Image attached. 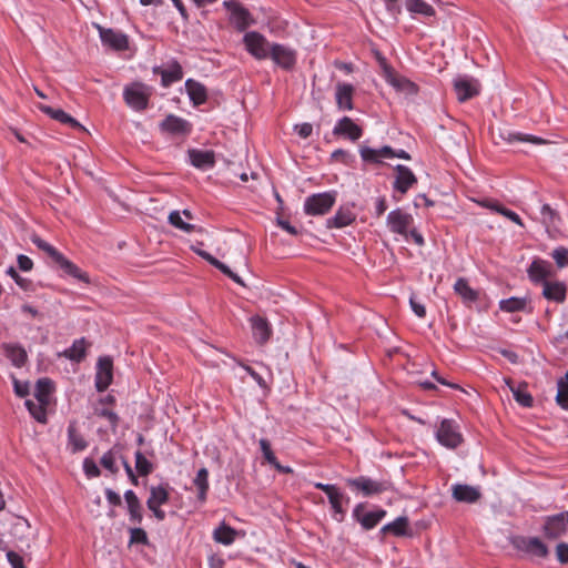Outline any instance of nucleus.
Returning a JSON list of instances; mask_svg holds the SVG:
<instances>
[{"mask_svg":"<svg viewBox=\"0 0 568 568\" xmlns=\"http://www.w3.org/2000/svg\"><path fill=\"white\" fill-rule=\"evenodd\" d=\"M7 274L16 282V284L20 288H22L24 291L30 290V287L32 285V282L29 278L20 276L19 273L16 271V268L13 266H10L7 270Z\"/></svg>","mask_w":568,"mask_h":568,"instance_id":"nucleus-59","label":"nucleus"},{"mask_svg":"<svg viewBox=\"0 0 568 568\" xmlns=\"http://www.w3.org/2000/svg\"><path fill=\"white\" fill-rule=\"evenodd\" d=\"M1 347L6 357L14 367L21 368L26 365L28 354L22 345L16 343H3Z\"/></svg>","mask_w":568,"mask_h":568,"instance_id":"nucleus-25","label":"nucleus"},{"mask_svg":"<svg viewBox=\"0 0 568 568\" xmlns=\"http://www.w3.org/2000/svg\"><path fill=\"white\" fill-rule=\"evenodd\" d=\"M130 545L141 544L148 545L149 538L144 529L140 527L130 528Z\"/></svg>","mask_w":568,"mask_h":568,"instance_id":"nucleus-57","label":"nucleus"},{"mask_svg":"<svg viewBox=\"0 0 568 568\" xmlns=\"http://www.w3.org/2000/svg\"><path fill=\"white\" fill-rule=\"evenodd\" d=\"M124 499L128 506L130 521L141 524L143 519L142 505L136 494L132 489H128L124 493Z\"/></svg>","mask_w":568,"mask_h":568,"instance_id":"nucleus-30","label":"nucleus"},{"mask_svg":"<svg viewBox=\"0 0 568 568\" xmlns=\"http://www.w3.org/2000/svg\"><path fill=\"white\" fill-rule=\"evenodd\" d=\"M497 136L501 141L507 142L509 144L517 143V142H519V143L530 142L534 144L546 143V141L539 136H535V135L526 134V133H521V132H516L509 128H498Z\"/></svg>","mask_w":568,"mask_h":568,"instance_id":"nucleus-20","label":"nucleus"},{"mask_svg":"<svg viewBox=\"0 0 568 568\" xmlns=\"http://www.w3.org/2000/svg\"><path fill=\"white\" fill-rule=\"evenodd\" d=\"M513 546L538 558H546L549 554L547 545L538 537L517 536L513 539Z\"/></svg>","mask_w":568,"mask_h":568,"instance_id":"nucleus-8","label":"nucleus"},{"mask_svg":"<svg viewBox=\"0 0 568 568\" xmlns=\"http://www.w3.org/2000/svg\"><path fill=\"white\" fill-rule=\"evenodd\" d=\"M94 413L97 416L105 418L110 423L113 430L116 429V427L119 425V420H120L116 413H114L113 410L105 408V407H103V408L97 407Z\"/></svg>","mask_w":568,"mask_h":568,"instance_id":"nucleus-52","label":"nucleus"},{"mask_svg":"<svg viewBox=\"0 0 568 568\" xmlns=\"http://www.w3.org/2000/svg\"><path fill=\"white\" fill-rule=\"evenodd\" d=\"M252 335L257 344H265L272 335V328L266 318L254 315L250 318Z\"/></svg>","mask_w":568,"mask_h":568,"instance_id":"nucleus-21","label":"nucleus"},{"mask_svg":"<svg viewBox=\"0 0 568 568\" xmlns=\"http://www.w3.org/2000/svg\"><path fill=\"white\" fill-rule=\"evenodd\" d=\"M454 292L463 300L465 304L475 303L479 298V293L469 286L465 277H458L454 284Z\"/></svg>","mask_w":568,"mask_h":568,"instance_id":"nucleus-34","label":"nucleus"},{"mask_svg":"<svg viewBox=\"0 0 568 568\" xmlns=\"http://www.w3.org/2000/svg\"><path fill=\"white\" fill-rule=\"evenodd\" d=\"M453 498L458 503L475 504L480 497L481 493L478 487L467 484H455L452 486Z\"/></svg>","mask_w":568,"mask_h":568,"instance_id":"nucleus-19","label":"nucleus"},{"mask_svg":"<svg viewBox=\"0 0 568 568\" xmlns=\"http://www.w3.org/2000/svg\"><path fill=\"white\" fill-rule=\"evenodd\" d=\"M100 464L103 468H105L112 474H116L119 471V468L115 465V455L112 449L103 454V456L100 459Z\"/></svg>","mask_w":568,"mask_h":568,"instance_id":"nucleus-54","label":"nucleus"},{"mask_svg":"<svg viewBox=\"0 0 568 568\" xmlns=\"http://www.w3.org/2000/svg\"><path fill=\"white\" fill-rule=\"evenodd\" d=\"M94 27L99 32L102 45L113 51H124L129 49V37L124 32L112 28H104L97 23Z\"/></svg>","mask_w":568,"mask_h":568,"instance_id":"nucleus-6","label":"nucleus"},{"mask_svg":"<svg viewBox=\"0 0 568 568\" xmlns=\"http://www.w3.org/2000/svg\"><path fill=\"white\" fill-rule=\"evenodd\" d=\"M551 257L554 258L558 268H564L568 266V248L565 246H558L551 252Z\"/></svg>","mask_w":568,"mask_h":568,"instance_id":"nucleus-53","label":"nucleus"},{"mask_svg":"<svg viewBox=\"0 0 568 568\" xmlns=\"http://www.w3.org/2000/svg\"><path fill=\"white\" fill-rule=\"evenodd\" d=\"M353 95L354 87L351 83L338 82L335 91V101L338 110L352 111L354 109Z\"/></svg>","mask_w":568,"mask_h":568,"instance_id":"nucleus-22","label":"nucleus"},{"mask_svg":"<svg viewBox=\"0 0 568 568\" xmlns=\"http://www.w3.org/2000/svg\"><path fill=\"white\" fill-rule=\"evenodd\" d=\"M381 534H392L396 537H412L413 531L409 528V519L407 516H399L394 521L384 525Z\"/></svg>","mask_w":568,"mask_h":568,"instance_id":"nucleus-26","label":"nucleus"},{"mask_svg":"<svg viewBox=\"0 0 568 568\" xmlns=\"http://www.w3.org/2000/svg\"><path fill=\"white\" fill-rule=\"evenodd\" d=\"M454 90L459 102L468 101L480 93V83L468 75H459L454 80Z\"/></svg>","mask_w":568,"mask_h":568,"instance_id":"nucleus-10","label":"nucleus"},{"mask_svg":"<svg viewBox=\"0 0 568 568\" xmlns=\"http://www.w3.org/2000/svg\"><path fill=\"white\" fill-rule=\"evenodd\" d=\"M384 73H385V80L387 81V83H389L397 91H402L407 94H416L417 93L418 87L409 79H407L403 75L396 74L390 67L385 65Z\"/></svg>","mask_w":568,"mask_h":568,"instance_id":"nucleus-17","label":"nucleus"},{"mask_svg":"<svg viewBox=\"0 0 568 568\" xmlns=\"http://www.w3.org/2000/svg\"><path fill=\"white\" fill-rule=\"evenodd\" d=\"M356 220V214L351 206H341L334 216L326 220L327 229H342L351 225Z\"/></svg>","mask_w":568,"mask_h":568,"instance_id":"nucleus-24","label":"nucleus"},{"mask_svg":"<svg viewBox=\"0 0 568 568\" xmlns=\"http://www.w3.org/2000/svg\"><path fill=\"white\" fill-rule=\"evenodd\" d=\"M113 381V362L109 356L99 357L95 373V388L104 392Z\"/></svg>","mask_w":568,"mask_h":568,"instance_id":"nucleus-13","label":"nucleus"},{"mask_svg":"<svg viewBox=\"0 0 568 568\" xmlns=\"http://www.w3.org/2000/svg\"><path fill=\"white\" fill-rule=\"evenodd\" d=\"M59 267L69 276H72L81 282L89 283V276L85 272H82L74 263L68 260L64 255L57 263Z\"/></svg>","mask_w":568,"mask_h":568,"instance_id":"nucleus-39","label":"nucleus"},{"mask_svg":"<svg viewBox=\"0 0 568 568\" xmlns=\"http://www.w3.org/2000/svg\"><path fill=\"white\" fill-rule=\"evenodd\" d=\"M13 389L18 397H26L29 395L30 388L28 382H21L12 375Z\"/></svg>","mask_w":568,"mask_h":568,"instance_id":"nucleus-61","label":"nucleus"},{"mask_svg":"<svg viewBox=\"0 0 568 568\" xmlns=\"http://www.w3.org/2000/svg\"><path fill=\"white\" fill-rule=\"evenodd\" d=\"M542 296L547 301L561 304L567 297V286L560 281H547L542 284Z\"/></svg>","mask_w":568,"mask_h":568,"instance_id":"nucleus-23","label":"nucleus"},{"mask_svg":"<svg viewBox=\"0 0 568 568\" xmlns=\"http://www.w3.org/2000/svg\"><path fill=\"white\" fill-rule=\"evenodd\" d=\"M83 471H84L85 476L89 478L99 477L101 474L100 468L98 467L97 463L92 458H89V457L84 458V460H83Z\"/></svg>","mask_w":568,"mask_h":568,"instance_id":"nucleus-60","label":"nucleus"},{"mask_svg":"<svg viewBox=\"0 0 568 568\" xmlns=\"http://www.w3.org/2000/svg\"><path fill=\"white\" fill-rule=\"evenodd\" d=\"M396 176L393 183V187L395 191L405 194L414 184L417 183V179L413 171L403 164H397L395 166Z\"/></svg>","mask_w":568,"mask_h":568,"instance_id":"nucleus-18","label":"nucleus"},{"mask_svg":"<svg viewBox=\"0 0 568 568\" xmlns=\"http://www.w3.org/2000/svg\"><path fill=\"white\" fill-rule=\"evenodd\" d=\"M87 342L85 339L79 338L73 341L72 345L64 351V356L73 362H81L85 357Z\"/></svg>","mask_w":568,"mask_h":568,"instance_id":"nucleus-43","label":"nucleus"},{"mask_svg":"<svg viewBox=\"0 0 568 568\" xmlns=\"http://www.w3.org/2000/svg\"><path fill=\"white\" fill-rule=\"evenodd\" d=\"M68 443L71 446L73 453H78L84 450L88 446V443L83 438V436L79 433L77 428V422L72 420L68 425Z\"/></svg>","mask_w":568,"mask_h":568,"instance_id":"nucleus-37","label":"nucleus"},{"mask_svg":"<svg viewBox=\"0 0 568 568\" xmlns=\"http://www.w3.org/2000/svg\"><path fill=\"white\" fill-rule=\"evenodd\" d=\"M159 128L162 132L173 135H187L192 131V124L187 120L174 114L166 115Z\"/></svg>","mask_w":568,"mask_h":568,"instance_id":"nucleus-15","label":"nucleus"},{"mask_svg":"<svg viewBox=\"0 0 568 568\" xmlns=\"http://www.w3.org/2000/svg\"><path fill=\"white\" fill-rule=\"evenodd\" d=\"M556 557L560 564H562V565L568 564V544L567 542H559L556 546Z\"/></svg>","mask_w":568,"mask_h":568,"instance_id":"nucleus-64","label":"nucleus"},{"mask_svg":"<svg viewBox=\"0 0 568 568\" xmlns=\"http://www.w3.org/2000/svg\"><path fill=\"white\" fill-rule=\"evenodd\" d=\"M359 154L364 162L382 163L379 153H378V149H372L369 146H361Z\"/></svg>","mask_w":568,"mask_h":568,"instance_id":"nucleus-56","label":"nucleus"},{"mask_svg":"<svg viewBox=\"0 0 568 568\" xmlns=\"http://www.w3.org/2000/svg\"><path fill=\"white\" fill-rule=\"evenodd\" d=\"M386 514L387 513L384 509L368 511L364 514L363 518H361V526L365 530H371L378 525V523L386 516Z\"/></svg>","mask_w":568,"mask_h":568,"instance_id":"nucleus-46","label":"nucleus"},{"mask_svg":"<svg viewBox=\"0 0 568 568\" xmlns=\"http://www.w3.org/2000/svg\"><path fill=\"white\" fill-rule=\"evenodd\" d=\"M236 537V530L231 526L222 523L219 527H216L213 531V539L222 544L224 546H230L234 542Z\"/></svg>","mask_w":568,"mask_h":568,"instance_id":"nucleus-38","label":"nucleus"},{"mask_svg":"<svg viewBox=\"0 0 568 568\" xmlns=\"http://www.w3.org/2000/svg\"><path fill=\"white\" fill-rule=\"evenodd\" d=\"M405 7L413 14L434 17L436 13L435 9L424 0H406Z\"/></svg>","mask_w":568,"mask_h":568,"instance_id":"nucleus-40","label":"nucleus"},{"mask_svg":"<svg viewBox=\"0 0 568 568\" xmlns=\"http://www.w3.org/2000/svg\"><path fill=\"white\" fill-rule=\"evenodd\" d=\"M506 385L509 387L510 392L515 400L523 407H531L534 404V398L530 393L527 390V384L520 383L519 385H515L510 378H505Z\"/></svg>","mask_w":568,"mask_h":568,"instance_id":"nucleus-32","label":"nucleus"},{"mask_svg":"<svg viewBox=\"0 0 568 568\" xmlns=\"http://www.w3.org/2000/svg\"><path fill=\"white\" fill-rule=\"evenodd\" d=\"M40 110L44 114L49 115L51 119H53L62 124H67L71 128L78 129V130H83V131L85 130L84 126L78 122V120H75L73 116H71L67 112H64L62 109H54L49 105H41Z\"/></svg>","mask_w":568,"mask_h":568,"instance_id":"nucleus-29","label":"nucleus"},{"mask_svg":"<svg viewBox=\"0 0 568 568\" xmlns=\"http://www.w3.org/2000/svg\"><path fill=\"white\" fill-rule=\"evenodd\" d=\"M53 390V384L49 378H40L36 384L34 396L42 405L49 404V397Z\"/></svg>","mask_w":568,"mask_h":568,"instance_id":"nucleus-44","label":"nucleus"},{"mask_svg":"<svg viewBox=\"0 0 568 568\" xmlns=\"http://www.w3.org/2000/svg\"><path fill=\"white\" fill-rule=\"evenodd\" d=\"M412 214L402 209H395L387 214L386 224L390 232L408 239V229L413 224Z\"/></svg>","mask_w":568,"mask_h":568,"instance_id":"nucleus-9","label":"nucleus"},{"mask_svg":"<svg viewBox=\"0 0 568 568\" xmlns=\"http://www.w3.org/2000/svg\"><path fill=\"white\" fill-rule=\"evenodd\" d=\"M335 136L348 139L352 142L358 141L363 135V129L349 116L339 119L332 132Z\"/></svg>","mask_w":568,"mask_h":568,"instance_id":"nucleus-14","label":"nucleus"},{"mask_svg":"<svg viewBox=\"0 0 568 568\" xmlns=\"http://www.w3.org/2000/svg\"><path fill=\"white\" fill-rule=\"evenodd\" d=\"M437 442L448 448L455 449L464 442L459 425L454 419L444 418L435 433Z\"/></svg>","mask_w":568,"mask_h":568,"instance_id":"nucleus-3","label":"nucleus"},{"mask_svg":"<svg viewBox=\"0 0 568 568\" xmlns=\"http://www.w3.org/2000/svg\"><path fill=\"white\" fill-rule=\"evenodd\" d=\"M527 297L511 296L499 301V310L506 313L521 312L526 310Z\"/></svg>","mask_w":568,"mask_h":568,"instance_id":"nucleus-41","label":"nucleus"},{"mask_svg":"<svg viewBox=\"0 0 568 568\" xmlns=\"http://www.w3.org/2000/svg\"><path fill=\"white\" fill-rule=\"evenodd\" d=\"M169 223L174 226L175 229H179L180 231H183L185 233H191L196 231V226L191 223H186L182 220L181 212L180 211H172L169 214Z\"/></svg>","mask_w":568,"mask_h":568,"instance_id":"nucleus-50","label":"nucleus"},{"mask_svg":"<svg viewBox=\"0 0 568 568\" xmlns=\"http://www.w3.org/2000/svg\"><path fill=\"white\" fill-rule=\"evenodd\" d=\"M260 449L263 454L264 459L272 466L277 460L276 456L272 450V446L268 439L261 438L258 440Z\"/></svg>","mask_w":568,"mask_h":568,"instance_id":"nucleus-55","label":"nucleus"},{"mask_svg":"<svg viewBox=\"0 0 568 568\" xmlns=\"http://www.w3.org/2000/svg\"><path fill=\"white\" fill-rule=\"evenodd\" d=\"M483 206L489 207V209L496 211L497 213L504 215L505 217L509 219L510 221L518 224L519 226H524L521 217L516 212L503 206L501 204H499L497 202L491 203L489 201H485L483 203Z\"/></svg>","mask_w":568,"mask_h":568,"instance_id":"nucleus-47","label":"nucleus"},{"mask_svg":"<svg viewBox=\"0 0 568 568\" xmlns=\"http://www.w3.org/2000/svg\"><path fill=\"white\" fill-rule=\"evenodd\" d=\"M409 305H410V308L412 311L414 312V314L419 317V318H424L425 315H426V308H425V305L419 302L415 295H412L409 297Z\"/></svg>","mask_w":568,"mask_h":568,"instance_id":"nucleus-63","label":"nucleus"},{"mask_svg":"<svg viewBox=\"0 0 568 568\" xmlns=\"http://www.w3.org/2000/svg\"><path fill=\"white\" fill-rule=\"evenodd\" d=\"M28 412L30 415L39 423L45 424L47 423V405H42L41 403L36 404L30 399H27L24 403Z\"/></svg>","mask_w":568,"mask_h":568,"instance_id":"nucleus-49","label":"nucleus"},{"mask_svg":"<svg viewBox=\"0 0 568 568\" xmlns=\"http://www.w3.org/2000/svg\"><path fill=\"white\" fill-rule=\"evenodd\" d=\"M243 42L245 49L257 60H264L270 57L271 43L257 31H250L244 34Z\"/></svg>","mask_w":568,"mask_h":568,"instance_id":"nucleus-5","label":"nucleus"},{"mask_svg":"<svg viewBox=\"0 0 568 568\" xmlns=\"http://www.w3.org/2000/svg\"><path fill=\"white\" fill-rule=\"evenodd\" d=\"M134 457L135 469L140 476H148L153 471V464L143 455L141 450H136Z\"/></svg>","mask_w":568,"mask_h":568,"instance_id":"nucleus-51","label":"nucleus"},{"mask_svg":"<svg viewBox=\"0 0 568 568\" xmlns=\"http://www.w3.org/2000/svg\"><path fill=\"white\" fill-rule=\"evenodd\" d=\"M327 498L334 511V519L338 523H342L346 515V510L343 507V503L345 501L346 504H348L349 497L342 493L339 488H337L332 494H329Z\"/></svg>","mask_w":568,"mask_h":568,"instance_id":"nucleus-33","label":"nucleus"},{"mask_svg":"<svg viewBox=\"0 0 568 568\" xmlns=\"http://www.w3.org/2000/svg\"><path fill=\"white\" fill-rule=\"evenodd\" d=\"M185 90L193 105L197 106L206 102L207 91L201 82L187 79L185 81Z\"/></svg>","mask_w":568,"mask_h":568,"instance_id":"nucleus-31","label":"nucleus"},{"mask_svg":"<svg viewBox=\"0 0 568 568\" xmlns=\"http://www.w3.org/2000/svg\"><path fill=\"white\" fill-rule=\"evenodd\" d=\"M154 72H159L161 74V82L163 87H169L183 78L182 67L176 60L170 61L164 69H154Z\"/></svg>","mask_w":568,"mask_h":568,"instance_id":"nucleus-27","label":"nucleus"},{"mask_svg":"<svg viewBox=\"0 0 568 568\" xmlns=\"http://www.w3.org/2000/svg\"><path fill=\"white\" fill-rule=\"evenodd\" d=\"M336 202V192H322L307 196L304 201V212L307 215H324Z\"/></svg>","mask_w":568,"mask_h":568,"instance_id":"nucleus-4","label":"nucleus"},{"mask_svg":"<svg viewBox=\"0 0 568 568\" xmlns=\"http://www.w3.org/2000/svg\"><path fill=\"white\" fill-rule=\"evenodd\" d=\"M529 280L535 284H544L552 276L551 264L548 261L536 258L527 268Z\"/></svg>","mask_w":568,"mask_h":568,"instance_id":"nucleus-16","label":"nucleus"},{"mask_svg":"<svg viewBox=\"0 0 568 568\" xmlns=\"http://www.w3.org/2000/svg\"><path fill=\"white\" fill-rule=\"evenodd\" d=\"M565 516L561 513L556 515H550L544 517V524L541 527V531L545 536V538L549 540H555L561 538L564 535H566L568 528L567 523L565 520Z\"/></svg>","mask_w":568,"mask_h":568,"instance_id":"nucleus-11","label":"nucleus"},{"mask_svg":"<svg viewBox=\"0 0 568 568\" xmlns=\"http://www.w3.org/2000/svg\"><path fill=\"white\" fill-rule=\"evenodd\" d=\"M151 95L152 88L142 82H133L123 89L124 102L136 112H142L149 106Z\"/></svg>","mask_w":568,"mask_h":568,"instance_id":"nucleus-1","label":"nucleus"},{"mask_svg":"<svg viewBox=\"0 0 568 568\" xmlns=\"http://www.w3.org/2000/svg\"><path fill=\"white\" fill-rule=\"evenodd\" d=\"M169 499L170 493L168 485L151 486L146 506H162L168 504Z\"/></svg>","mask_w":568,"mask_h":568,"instance_id":"nucleus-36","label":"nucleus"},{"mask_svg":"<svg viewBox=\"0 0 568 568\" xmlns=\"http://www.w3.org/2000/svg\"><path fill=\"white\" fill-rule=\"evenodd\" d=\"M353 159H354V156L349 152H347L343 149H337V150L333 151L331 154V160L334 162L339 161L345 164H348L351 161H353Z\"/></svg>","mask_w":568,"mask_h":568,"instance_id":"nucleus-62","label":"nucleus"},{"mask_svg":"<svg viewBox=\"0 0 568 568\" xmlns=\"http://www.w3.org/2000/svg\"><path fill=\"white\" fill-rule=\"evenodd\" d=\"M223 6L230 11V22L237 31L243 32L255 23L250 11L242 4L232 1H224Z\"/></svg>","mask_w":568,"mask_h":568,"instance_id":"nucleus-7","label":"nucleus"},{"mask_svg":"<svg viewBox=\"0 0 568 568\" xmlns=\"http://www.w3.org/2000/svg\"><path fill=\"white\" fill-rule=\"evenodd\" d=\"M193 485L197 488V500L201 504H204L210 489L209 470L205 467L197 470L196 476L193 479Z\"/></svg>","mask_w":568,"mask_h":568,"instance_id":"nucleus-35","label":"nucleus"},{"mask_svg":"<svg viewBox=\"0 0 568 568\" xmlns=\"http://www.w3.org/2000/svg\"><path fill=\"white\" fill-rule=\"evenodd\" d=\"M541 222L542 224L549 229L558 230L560 226V216L556 210H554L549 204H544L540 209Z\"/></svg>","mask_w":568,"mask_h":568,"instance_id":"nucleus-42","label":"nucleus"},{"mask_svg":"<svg viewBox=\"0 0 568 568\" xmlns=\"http://www.w3.org/2000/svg\"><path fill=\"white\" fill-rule=\"evenodd\" d=\"M31 242L41 251L45 252L57 264L63 256L53 245L42 240L39 235H32Z\"/></svg>","mask_w":568,"mask_h":568,"instance_id":"nucleus-45","label":"nucleus"},{"mask_svg":"<svg viewBox=\"0 0 568 568\" xmlns=\"http://www.w3.org/2000/svg\"><path fill=\"white\" fill-rule=\"evenodd\" d=\"M556 403L568 412V379L566 375L557 381Z\"/></svg>","mask_w":568,"mask_h":568,"instance_id":"nucleus-48","label":"nucleus"},{"mask_svg":"<svg viewBox=\"0 0 568 568\" xmlns=\"http://www.w3.org/2000/svg\"><path fill=\"white\" fill-rule=\"evenodd\" d=\"M201 257L205 260L207 263H210L212 266L216 267L219 271H221L224 275L229 276L232 274V270L217 258H215L210 253H200Z\"/></svg>","mask_w":568,"mask_h":568,"instance_id":"nucleus-58","label":"nucleus"},{"mask_svg":"<svg viewBox=\"0 0 568 568\" xmlns=\"http://www.w3.org/2000/svg\"><path fill=\"white\" fill-rule=\"evenodd\" d=\"M190 162L197 169H210L215 165V155L213 151L207 150H189Z\"/></svg>","mask_w":568,"mask_h":568,"instance_id":"nucleus-28","label":"nucleus"},{"mask_svg":"<svg viewBox=\"0 0 568 568\" xmlns=\"http://www.w3.org/2000/svg\"><path fill=\"white\" fill-rule=\"evenodd\" d=\"M346 484L362 493L364 497L379 495L392 489V483L389 480H376L367 476L347 478Z\"/></svg>","mask_w":568,"mask_h":568,"instance_id":"nucleus-2","label":"nucleus"},{"mask_svg":"<svg viewBox=\"0 0 568 568\" xmlns=\"http://www.w3.org/2000/svg\"><path fill=\"white\" fill-rule=\"evenodd\" d=\"M268 58L284 70H292L297 60L295 50L280 43H272Z\"/></svg>","mask_w":568,"mask_h":568,"instance_id":"nucleus-12","label":"nucleus"}]
</instances>
